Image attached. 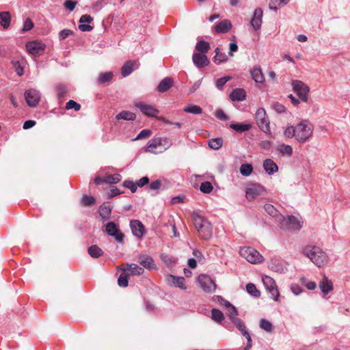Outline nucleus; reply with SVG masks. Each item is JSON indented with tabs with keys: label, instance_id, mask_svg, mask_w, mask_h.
Listing matches in <instances>:
<instances>
[{
	"label": "nucleus",
	"instance_id": "28",
	"mask_svg": "<svg viewBox=\"0 0 350 350\" xmlns=\"http://www.w3.org/2000/svg\"><path fill=\"white\" fill-rule=\"evenodd\" d=\"M139 263L144 268L148 269H155V265L154 263L153 259L147 256H143L139 257Z\"/></svg>",
	"mask_w": 350,
	"mask_h": 350
},
{
	"label": "nucleus",
	"instance_id": "10",
	"mask_svg": "<svg viewBox=\"0 0 350 350\" xmlns=\"http://www.w3.org/2000/svg\"><path fill=\"white\" fill-rule=\"evenodd\" d=\"M198 282L201 288L207 293L213 292L216 288V284L212 278L206 274H201L198 278Z\"/></svg>",
	"mask_w": 350,
	"mask_h": 350
},
{
	"label": "nucleus",
	"instance_id": "8",
	"mask_svg": "<svg viewBox=\"0 0 350 350\" xmlns=\"http://www.w3.org/2000/svg\"><path fill=\"white\" fill-rule=\"evenodd\" d=\"M262 280L266 290L270 294V297L274 301H278L279 300L280 293L274 280L267 275L263 276Z\"/></svg>",
	"mask_w": 350,
	"mask_h": 350
},
{
	"label": "nucleus",
	"instance_id": "15",
	"mask_svg": "<svg viewBox=\"0 0 350 350\" xmlns=\"http://www.w3.org/2000/svg\"><path fill=\"white\" fill-rule=\"evenodd\" d=\"M135 106L143 113L150 117H155L156 114L159 113V110L155 109L153 106L142 101L135 102Z\"/></svg>",
	"mask_w": 350,
	"mask_h": 350
},
{
	"label": "nucleus",
	"instance_id": "63",
	"mask_svg": "<svg viewBox=\"0 0 350 350\" xmlns=\"http://www.w3.org/2000/svg\"><path fill=\"white\" fill-rule=\"evenodd\" d=\"M280 3L278 0H271L269 3V8L270 10H273L274 11L278 10V9L280 7Z\"/></svg>",
	"mask_w": 350,
	"mask_h": 350
},
{
	"label": "nucleus",
	"instance_id": "27",
	"mask_svg": "<svg viewBox=\"0 0 350 350\" xmlns=\"http://www.w3.org/2000/svg\"><path fill=\"white\" fill-rule=\"evenodd\" d=\"M173 81L170 77L163 79L157 86V91L159 92H165L167 91L172 85Z\"/></svg>",
	"mask_w": 350,
	"mask_h": 350
},
{
	"label": "nucleus",
	"instance_id": "53",
	"mask_svg": "<svg viewBox=\"0 0 350 350\" xmlns=\"http://www.w3.org/2000/svg\"><path fill=\"white\" fill-rule=\"evenodd\" d=\"M213 300L219 304L221 306H224L225 308L227 306H229L230 302L226 299H224L221 296L215 295L213 297Z\"/></svg>",
	"mask_w": 350,
	"mask_h": 350
},
{
	"label": "nucleus",
	"instance_id": "2",
	"mask_svg": "<svg viewBox=\"0 0 350 350\" xmlns=\"http://www.w3.org/2000/svg\"><path fill=\"white\" fill-rule=\"evenodd\" d=\"M296 140L304 143L309 140L313 134L314 126L308 120H302L295 126Z\"/></svg>",
	"mask_w": 350,
	"mask_h": 350
},
{
	"label": "nucleus",
	"instance_id": "34",
	"mask_svg": "<svg viewBox=\"0 0 350 350\" xmlns=\"http://www.w3.org/2000/svg\"><path fill=\"white\" fill-rule=\"evenodd\" d=\"M135 62L133 61H129L122 67L121 74L123 77L129 76L133 70V67Z\"/></svg>",
	"mask_w": 350,
	"mask_h": 350
},
{
	"label": "nucleus",
	"instance_id": "24",
	"mask_svg": "<svg viewBox=\"0 0 350 350\" xmlns=\"http://www.w3.org/2000/svg\"><path fill=\"white\" fill-rule=\"evenodd\" d=\"M246 92L242 88L234 90L230 94V98L232 101H243L245 99Z\"/></svg>",
	"mask_w": 350,
	"mask_h": 350
},
{
	"label": "nucleus",
	"instance_id": "37",
	"mask_svg": "<svg viewBox=\"0 0 350 350\" xmlns=\"http://www.w3.org/2000/svg\"><path fill=\"white\" fill-rule=\"evenodd\" d=\"M230 127L239 133L248 131L251 126L249 124H231Z\"/></svg>",
	"mask_w": 350,
	"mask_h": 350
},
{
	"label": "nucleus",
	"instance_id": "49",
	"mask_svg": "<svg viewBox=\"0 0 350 350\" xmlns=\"http://www.w3.org/2000/svg\"><path fill=\"white\" fill-rule=\"evenodd\" d=\"M260 327L266 332H271L273 330L271 323L265 319H261L260 321Z\"/></svg>",
	"mask_w": 350,
	"mask_h": 350
},
{
	"label": "nucleus",
	"instance_id": "32",
	"mask_svg": "<svg viewBox=\"0 0 350 350\" xmlns=\"http://www.w3.org/2000/svg\"><path fill=\"white\" fill-rule=\"evenodd\" d=\"M88 252L91 257L95 258L103 255V250L96 245H93L89 247L88 249Z\"/></svg>",
	"mask_w": 350,
	"mask_h": 350
},
{
	"label": "nucleus",
	"instance_id": "23",
	"mask_svg": "<svg viewBox=\"0 0 350 350\" xmlns=\"http://www.w3.org/2000/svg\"><path fill=\"white\" fill-rule=\"evenodd\" d=\"M129 275H140L144 272V269L136 264H126V268H123Z\"/></svg>",
	"mask_w": 350,
	"mask_h": 350
},
{
	"label": "nucleus",
	"instance_id": "58",
	"mask_svg": "<svg viewBox=\"0 0 350 350\" xmlns=\"http://www.w3.org/2000/svg\"><path fill=\"white\" fill-rule=\"evenodd\" d=\"M77 4V2L72 0H66L64 3V7L65 9L68 10L69 11H73Z\"/></svg>",
	"mask_w": 350,
	"mask_h": 350
},
{
	"label": "nucleus",
	"instance_id": "13",
	"mask_svg": "<svg viewBox=\"0 0 350 350\" xmlns=\"http://www.w3.org/2000/svg\"><path fill=\"white\" fill-rule=\"evenodd\" d=\"M105 230L107 233L119 242L122 243L124 239V234L120 232L118 226L113 221L108 222L106 224Z\"/></svg>",
	"mask_w": 350,
	"mask_h": 350
},
{
	"label": "nucleus",
	"instance_id": "42",
	"mask_svg": "<svg viewBox=\"0 0 350 350\" xmlns=\"http://www.w3.org/2000/svg\"><path fill=\"white\" fill-rule=\"evenodd\" d=\"M211 317L215 322L220 323L224 319V314L219 310L213 308L211 310Z\"/></svg>",
	"mask_w": 350,
	"mask_h": 350
},
{
	"label": "nucleus",
	"instance_id": "48",
	"mask_svg": "<svg viewBox=\"0 0 350 350\" xmlns=\"http://www.w3.org/2000/svg\"><path fill=\"white\" fill-rule=\"evenodd\" d=\"M232 323L235 325L243 336L245 335V333H248L245 323L240 319H234V322Z\"/></svg>",
	"mask_w": 350,
	"mask_h": 350
},
{
	"label": "nucleus",
	"instance_id": "41",
	"mask_svg": "<svg viewBox=\"0 0 350 350\" xmlns=\"http://www.w3.org/2000/svg\"><path fill=\"white\" fill-rule=\"evenodd\" d=\"M111 212V208L107 206H101L99 208V214L104 220L109 219Z\"/></svg>",
	"mask_w": 350,
	"mask_h": 350
},
{
	"label": "nucleus",
	"instance_id": "44",
	"mask_svg": "<svg viewBox=\"0 0 350 350\" xmlns=\"http://www.w3.org/2000/svg\"><path fill=\"white\" fill-rule=\"evenodd\" d=\"M247 292L254 297H258L260 295V291L256 288L254 284H247L246 286Z\"/></svg>",
	"mask_w": 350,
	"mask_h": 350
},
{
	"label": "nucleus",
	"instance_id": "11",
	"mask_svg": "<svg viewBox=\"0 0 350 350\" xmlns=\"http://www.w3.org/2000/svg\"><path fill=\"white\" fill-rule=\"evenodd\" d=\"M256 120L259 128L265 133H268L270 131L269 121L267 117L266 111L264 109L260 108L256 113Z\"/></svg>",
	"mask_w": 350,
	"mask_h": 350
},
{
	"label": "nucleus",
	"instance_id": "16",
	"mask_svg": "<svg viewBox=\"0 0 350 350\" xmlns=\"http://www.w3.org/2000/svg\"><path fill=\"white\" fill-rule=\"evenodd\" d=\"M130 227L133 235L139 239H141L146 232L144 226L137 219L131 221Z\"/></svg>",
	"mask_w": 350,
	"mask_h": 350
},
{
	"label": "nucleus",
	"instance_id": "31",
	"mask_svg": "<svg viewBox=\"0 0 350 350\" xmlns=\"http://www.w3.org/2000/svg\"><path fill=\"white\" fill-rule=\"evenodd\" d=\"M215 55L213 57V61L217 64H220L228 59L227 55L225 53H221L219 48L215 49Z\"/></svg>",
	"mask_w": 350,
	"mask_h": 350
},
{
	"label": "nucleus",
	"instance_id": "59",
	"mask_svg": "<svg viewBox=\"0 0 350 350\" xmlns=\"http://www.w3.org/2000/svg\"><path fill=\"white\" fill-rule=\"evenodd\" d=\"M301 282L302 284H305L308 290H314L317 287L316 282L312 281H308L305 278H301Z\"/></svg>",
	"mask_w": 350,
	"mask_h": 350
},
{
	"label": "nucleus",
	"instance_id": "5",
	"mask_svg": "<svg viewBox=\"0 0 350 350\" xmlns=\"http://www.w3.org/2000/svg\"><path fill=\"white\" fill-rule=\"evenodd\" d=\"M277 222L282 229L288 231L299 230L302 226L299 219L293 215L287 217L282 215H278Z\"/></svg>",
	"mask_w": 350,
	"mask_h": 350
},
{
	"label": "nucleus",
	"instance_id": "52",
	"mask_svg": "<svg viewBox=\"0 0 350 350\" xmlns=\"http://www.w3.org/2000/svg\"><path fill=\"white\" fill-rule=\"evenodd\" d=\"M33 27V23L29 18H27L24 21L23 28L21 29V32H27L31 30Z\"/></svg>",
	"mask_w": 350,
	"mask_h": 350
},
{
	"label": "nucleus",
	"instance_id": "61",
	"mask_svg": "<svg viewBox=\"0 0 350 350\" xmlns=\"http://www.w3.org/2000/svg\"><path fill=\"white\" fill-rule=\"evenodd\" d=\"M81 201L83 205L90 206L94 203L95 199L92 196H84Z\"/></svg>",
	"mask_w": 350,
	"mask_h": 350
},
{
	"label": "nucleus",
	"instance_id": "62",
	"mask_svg": "<svg viewBox=\"0 0 350 350\" xmlns=\"http://www.w3.org/2000/svg\"><path fill=\"white\" fill-rule=\"evenodd\" d=\"M215 115L217 118L221 120H228V116L225 114L224 111L222 109L216 110Z\"/></svg>",
	"mask_w": 350,
	"mask_h": 350
},
{
	"label": "nucleus",
	"instance_id": "17",
	"mask_svg": "<svg viewBox=\"0 0 350 350\" xmlns=\"http://www.w3.org/2000/svg\"><path fill=\"white\" fill-rule=\"evenodd\" d=\"M192 60L194 65L199 68H203L209 64L207 56L200 53H194L192 56Z\"/></svg>",
	"mask_w": 350,
	"mask_h": 350
},
{
	"label": "nucleus",
	"instance_id": "14",
	"mask_svg": "<svg viewBox=\"0 0 350 350\" xmlns=\"http://www.w3.org/2000/svg\"><path fill=\"white\" fill-rule=\"evenodd\" d=\"M25 98L29 107H36L40 100V93L34 89L27 90L25 92Z\"/></svg>",
	"mask_w": 350,
	"mask_h": 350
},
{
	"label": "nucleus",
	"instance_id": "18",
	"mask_svg": "<svg viewBox=\"0 0 350 350\" xmlns=\"http://www.w3.org/2000/svg\"><path fill=\"white\" fill-rule=\"evenodd\" d=\"M93 21V18L89 14L82 15L79 19V29L81 31H90L93 29V27L88 25Z\"/></svg>",
	"mask_w": 350,
	"mask_h": 350
},
{
	"label": "nucleus",
	"instance_id": "50",
	"mask_svg": "<svg viewBox=\"0 0 350 350\" xmlns=\"http://www.w3.org/2000/svg\"><path fill=\"white\" fill-rule=\"evenodd\" d=\"M295 126H289L284 131V135L286 138L291 139L295 137L296 139Z\"/></svg>",
	"mask_w": 350,
	"mask_h": 350
},
{
	"label": "nucleus",
	"instance_id": "54",
	"mask_svg": "<svg viewBox=\"0 0 350 350\" xmlns=\"http://www.w3.org/2000/svg\"><path fill=\"white\" fill-rule=\"evenodd\" d=\"M122 185L124 187L129 188L132 193H135L137 189L136 183L130 180H124Z\"/></svg>",
	"mask_w": 350,
	"mask_h": 350
},
{
	"label": "nucleus",
	"instance_id": "55",
	"mask_svg": "<svg viewBox=\"0 0 350 350\" xmlns=\"http://www.w3.org/2000/svg\"><path fill=\"white\" fill-rule=\"evenodd\" d=\"M121 179V176L118 174L110 175L105 178V182L109 184H114L119 182Z\"/></svg>",
	"mask_w": 350,
	"mask_h": 350
},
{
	"label": "nucleus",
	"instance_id": "7",
	"mask_svg": "<svg viewBox=\"0 0 350 350\" xmlns=\"http://www.w3.org/2000/svg\"><path fill=\"white\" fill-rule=\"evenodd\" d=\"M265 193V187L257 183L248 184L245 188V198L248 201H252Z\"/></svg>",
	"mask_w": 350,
	"mask_h": 350
},
{
	"label": "nucleus",
	"instance_id": "45",
	"mask_svg": "<svg viewBox=\"0 0 350 350\" xmlns=\"http://www.w3.org/2000/svg\"><path fill=\"white\" fill-rule=\"evenodd\" d=\"M184 111L187 113H190L193 114H200L202 111L201 107L198 105H191L186 107L184 109Z\"/></svg>",
	"mask_w": 350,
	"mask_h": 350
},
{
	"label": "nucleus",
	"instance_id": "4",
	"mask_svg": "<svg viewBox=\"0 0 350 350\" xmlns=\"http://www.w3.org/2000/svg\"><path fill=\"white\" fill-rule=\"evenodd\" d=\"M194 225L202 239L208 240L212 237V227L209 221L200 215L193 217Z\"/></svg>",
	"mask_w": 350,
	"mask_h": 350
},
{
	"label": "nucleus",
	"instance_id": "33",
	"mask_svg": "<svg viewBox=\"0 0 350 350\" xmlns=\"http://www.w3.org/2000/svg\"><path fill=\"white\" fill-rule=\"evenodd\" d=\"M277 150L284 156L291 157L293 154V148L290 145L280 144L276 148Z\"/></svg>",
	"mask_w": 350,
	"mask_h": 350
},
{
	"label": "nucleus",
	"instance_id": "9",
	"mask_svg": "<svg viewBox=\"0 0 350 350\" xmlns=\"http://www.w3.org/2000/svg\"><path fill=\"white\" fill-rule=\"evenodd\" d=\"M292 87L294 92L297 93L302 101L306 102L308 100V94L310 89L306 84L299 80H293L292 81Z\"/></svg>",
	"mask_w": 350,
	"mask_h": 350
},
{
	"label": "nucleus",
	"instance_id": "60",
	"mask_svg": "<svg viewBox=\"0 0 350 350\" xmlns=\"http://www.w3.org/2000/svg\"><path fill=\"white\" fill-rule=\"evenodd\" d=\"M152 132L149 129H144L142 130L137 136L135 138L134 140H139L143 138H146L150 136Z\"/></svg>",
	"mask_w": 350,
	"mask_h": 350
},
{
	"label": "nucleus",
	"instance_id": "51",
	"mask_svg": "<svg viewBox=\"0 0 350 350\" xmlns=\"http://www.w3.org/2000/svg\"><path fill=\"white\" fill-rule=\"evenodd\" d=\"M213 187L210 182L206 181L201 184L200 189L202 192L209 193L213 190Z\"/></svg>",
	"mask_w": 350,
	"mask_h": 350
},
{
	"label": "nucleus",
	"instance_id": "19",
	"mask_svg": "<svg viewBox=\"0 0 350 350\" xmlns=\"http://www.w3.org/2000/svg\"><path fill=\"white\" fill-rule=\"evenodd\" d=\"M262 10L261 8H256L254 12V16L251 20V25L255 30H258L262 25Z\"/></svg>",
	"mask_w": 350,
	"mask_h": 350
},
{
	"label": "nucleus",
	"instance_id": "57",
	"mask_svg": "<svg viewBox=\"0 0 350 350\" xmlns=\"http://www.w3.org/2000/svg\"><path fill=\"white\" fill-rule=\"evenodd\" d=\"M231 79L230 77L226 76L217 79L216 87L219 90H222L224 85Z\"/></svg>",
	"mask_w": 350,
	"mask_h": 350
},
{
	"label": "nucleus",
	"instance_id": "43",
	"mask_svg": "<svg viewBox=\"0 0 350 350\" xmlns=\"http://www.w3.org/2000/svg\"><path fill=\"white\" fill-rule=\"evenodd\" d=\"M223 140L221 138H213L208 141V146L210 148L214 150H218L221 147Z\"/></svg>",
	"mask_w": 350,
	"mask_h": 350
},
{
	"label": "nucleus",
	"instance_id": "56",
	"mask_svg": "<svg viewBox=\"0 0 350 350\" xmlns=\"http://www.w3.org/2000/svg\"><path fill=\"white\" fill-rule=\"evenodd\" d=\"M66 109L68 110L73 109L75 111H77L81 109V105L75 100H70L66 104Z\"/></svg>",
	"mask_w": 350,
	"mask_h": 350
},
{
	"label": "nucleus",
	"instance_id": "22",
	"mask_svg": "<svg viewBox=\"0 0 350 350\" xmlns=\"http://www.w3.org/2000/svg\"><path fill=\"white\" fill-rule=\"evenodd\" d=\"M250 75L256 83H263L265 77L260 66H255L250 70Z\"/></svg>",
	"mask_w": 350,
	"mask_h": 350
},
{
	"label": "nucleus",
	"instance_id": "1",
	"mask_svg": "<svg viewBox=\"0 0 350 350\" xmlns=\"http://www.w3.org/2000/svg\"><path fill=\"white\" fill-rule=\"evenodd\" d=\"M302 254L318 267H323L329 262L327 254L316 245H306L303 248Z\"/></svg>",
	"mask_w": 350,
	"mask_h": 350
},
{
	"label": "nucleus",
	"instance_id": "29",
	"mask_svg": "<svg viewBox=\"0 0 350 350\" xmlns=\"http://www.w3.org/2000/svg\"><path fill=\"white\" fill-rule=\"evenodd\" d=\"M11 22V14L9 12H0V25L6 29L10 27Z\"/></svg>",
	"mask_w": 350,
	"mask_h": 350
},
{
	"label": "nucleus",
	"instance_id": "3",
	"mask_svg": "<svg viewBox=\"0 0 350 350\" xmlns=\"http://www.w3.org/2000/svg\"><path fill=\"white\" fill-rule=\"evenodd\" d=\"M172 145V140L170 138L154 137L148 142L145 151L152 154H159L167 150Z\"/></svg>",
	"mask_w": 350,
	"mask_h": 350
},
{
	"label": "nucleus",
	"instance_id": "38",
	"mask_svg": "<svg viewBox=\"0 0 350 350\" xmlns=\"http://www.w3.org/2000/svg\"><path fill=\"white\" fill-rule=\"evenodd\" d=\"M265 211L271 216L275 217L276 221L278 220V215H281L275 207L270 204H266L264 206Z\"/></svg>",
	"mask_w": 350,
	"mask_h": 350
},
{
	"label": "nucleus",
	"instance_id": "26",
	"mask_svg": "<svg viewBox=\"0 0 350 350\" xmlns=\"http://www.w3.org/2000/svg\"><path fill=\"white\" fill-rule=\"evenodd\" d=\"M232 28V23L228 20H224L219 23L215 27L217 33H226Z\"/></svg>",
	"mask_w": 350,
	"mask_h": 350
},
{
	"label": "nucleus",
	"instance_id": "46",
	"mask_svg": "<svg viewBox=\"0 0 350 350\" xmlns=\"http://www.w3.org/2000/svg\"><path fill=\"white\" fill-rule=\"evenodd\" d=\"M129 276V274L125 271H124L118 279V285L121 287H126L128 286Z\"/></svg>",
	"mask_w": 350,
	"mask_h": 350
},
{
	"label": "nucleus",
	"instance_id": "6",
	"mask_svg": "<svg viewBox=\"0 0 350 350\" xmlns=\"http://www.w3.org/2000/svg\"><path fill=\"white\" fill-rule=\"evenodd\" d=\"M240 255L252 264H258L263 261L262 256L252 247H243L240 249Z\"/></svg>",
	"mask_w": 350,
	"mask_h": 350
},
{
	"label": "nucleus",
	"instance_id": "30",
	"mask_svg": "<svg viewBox=\"0 0 350 350\" xmlns=\"http://www.w3.org/2000/svg\"><path fill=\"white\" fill-rule=\"evenodd\" d=\"M271 270L275 272H283L285 270V267L282 262L278 260H272L269 265Z\"/></svg>",
	"mask_w": 350,
	"mask_h": 350
},
{
	"label": "nucleus",
	"instance_id": "12",
	"mask_svg": "<svg viewBox=\"0 0 350 350\" xmlns=\"http://www.w3.org/2000/svg\"><path fill=\"white\" fill-rule=\"evenodd\" d=\"M46 48L45 44L38 40H33L26 44V49L31 55H40L43 53Z\"/></svg>",
	"mask_w": 350,
	"mask_h": 350
},
{
	"label": "nucleus",
	"instance_id": "40",
	"mask_svg": "<svg viewBox=\"0 0 350 350\" xmlns=\"http://www.w3.org/2000/svg\"><path fill=\"white\" fill-rule=\"evenodd\" d=\"M210 48L209 44L205 41H200L196 44V49L200 52V53L205 54Z\"/></svg>",
	"mask_w": 350,
	"mask_h": 350
},
{
	"label": "nucleus",
	"instance_id": "39",
	"mask_svg": "<svg viewBox=\"0 0 350 350\" xmlns=\"http://www.w3.org/2000/svg\"><path fill=\"white\" fill-rule=\"evenodd\" d=\"M226 309L228 310L226 314L229 317L232 322H234V319H239V318L237 317L238 315L237 310L230 303L229 306H227Z\"/></svg>",
	"mask_w": 350,
	"mask_h": 350
},
{
	"label": "nucleus",
	"instance_id": "20",
	"mask_svg": "<svg viewBox=\"0 0 350 350\" xmlns=\"http://www.w3.org/2000/svg\"><path fill=\"white\" fill-rule=\"evenodd\" d=\"M167 282L170 285L178 287L181 289H186L185 284V279L183 277H176L172 275H169L167 277Z\"/></svg>",
	"mask_w": 350,
	"mask_h": 350
},
{
	"label": "nucleus",
	"instance_id": "64",
	"mask_svg": "<svg viewBox=\"0 0 350 350\" xmlns=\"http://www.w3.org/2000/svg\"><path fill=\"white\" fill-rule=\"evenodd\" d=\"M72 31L69 29H63L59 33V38L60 40H64L68 36L71 35Z\"/></svg>",
	"mask_w": 350,
	"mask_h": 350
},
{
	"label": "nucleus",
	"instance_id": "47",
	"mask_svg": "<svg viewBox=\"0 0 350 350\" xmlns=\"http://www.w3.org/2000/svg\"><path fill=\"white\" fill-rule=\"evenodd\" d=\"M253 171V167L251 164L245 163L241 165L240 167V172L243 176H250Z\"/></svg>",
	"mask_w": 350,
	"mask_h": 350
},
{
	"label": "nucleus",
	"instance_id": "21",
	"mask_svg": "<svg viewBox=\"0 0 350 350\" xmlns=\"http://www.w3.org/2000/svg\"><path fill=\"white\" fill-rule=\"evenodd\" d=\"M263 168L269 175L273 174L278 170L277 164L271 159H267L264 161Z\"/></svg>",
	"mask_w": 350,
	"mask_h": 350
},
{
	"label": "nucleus",
	"instance_id": "35",
	"mask_svg": "<svg viewBox=\"0 0 350 350\" xmlns=\"http://www.w3.org/2000/svg\"><path fill=\"white\" fill-rule=\"evenodd\" d=\"M136 118L134 113L129 111H122L116 115L117 120H133Z\"/></svg>",
	"mask_w": 350,
	"mask_h": 350
},
{
	"label": "nucleus",
	"instance_id": "25",
	"mask_svg": "<svg viewBox=\"0 0 350 350\" xmlns=\"http://www.w3.org/2000/svg\"><path fill=\"white\" fill-rule=\"evenodd\" d=\"M319 288L323 293L327 294L333 290V284L325 275H323L322 280L319 282Z\"/></svg>",
	"mask_w": 350,
	"mask_h": 350
},
{
	"label": "nucleus",
	"instance_id": "36",
	"mask_svg": "<svg viewBox=\"0 0 350 350\" xmlns=\"http://www.w3.org/2000/svg\"><path fill=\"white\" fill-rule=\"evenodd\" d=\"M113 77L112 72H101L98 77V83L99 84L109 82Z\"/></svg>",
	"mask_w": 350,
	"mask_h": 350
}]
</instances>
